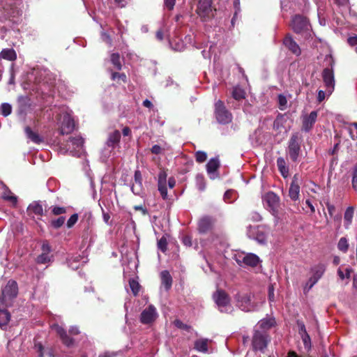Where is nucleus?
Here are the masks:
<instances>
[{
  "instance_id": "47",
  "label": "nucleus",
  "mask_w": 357,
  "mask_h": 357,
  "mask_svg": "<svg viewBox=\"0 0 357 357\" xmlns=\"http://www.w3.org/2000/svg\"><path fill=\"white\" fill-rule=\"evenodd\" d=\"M129 285L134 295H137L139 291L140 285L139 282L133 278L129 280Z\"/></svg>"
},
{
  "instance_id": "32",
  "label": "nucleus",
  "mask_w": 357,
  "mask_h": 357,
  "mask_svg": "<svg viewBox=\"0 0 357 357\" xmlns=\"http://www.w3.org/2000/svg\"><path fill=\"white\" fill-rule=\"evenodd\" d=\"M27 213L29 215H41L43 213V208L38 202H33L29 205Z\"/></svg>"
},
{
  "instance_id": "37",
  "label": "nucleus",
  "mask_w": 357,
  "mask_h": 357,
  "mask_svg": "<svg viewBox=\"0 0 357 357\" xmlns=\"http://www.w3.org/2000/svg\"><path fill=\"white\" fill-rule=\"evenodd\" d=\"M277 166L282 176L287 178L289 176V167L283 158L280 157L277 159Z\"/></svg>"
},
{
  "instance_id": "16",
  "label": "nucleus",
  "mask_w": 357,
  "mask_h": 357,
  "mask_svg": "<svg viewBox=\"0 0 357 357\" xmlns=\"http://www.w3.org/2000/svg\"><path fill=\"white\" fill-rule=\"evenodd\" d=\"M318 116L317 111H312L309 114H303L302 119V130L305 132H310L316 123Z\"/></svg>"
},
{
  "instance_id": "23",
  "label": "nucleus",
  "mask_w": 357,
  "mask_h": 357,
  "mask_svg": "<svg viewBox=\"0 0 357 357\" xmlns=\"http://www.w3.org/2000/svg\"><path fill=\"white\" fill-rule=\"evenodd\" d=\"M326 266L323 263H319L310 268V273L311 274L310 278L317 282L321 278L326 271Z\"/></svg>"
},
{
  "instance_id": "14",
  "label": "nucleus",
  "mask_w": 357,
  "mask_h": 357,
  "mask_svg": "<svg viewBox=\"0 0 357 357\" xmlns=\"http://www.w3.org/2000/svg\"><path fill=\"white\" fill-rule=\"evenodd\" d=\"M211 3L212 0H198L196 12L203 21H207L213 15Z\"/></svg>"
},
{
  "instance_id": "40",
  "label": "nucleus",
  "mask_w": 357,
  "mask_h": 357,
  "mask_svg": "<svg viewBox=\"0 0 357 357\" xmlns=\"http://www.w3.org/2000/svg\"><path fill=\"white\" fill-rule=\"evenodd\" d=\"M232 96L236 100H241L245 97V93L241 87L236 86L233 89Z\"/></svg>"
},
{
  "instance_id": "8",
  "label": "nucleus",
  "mask_w": 357,
  "mask_h": 357,
  "mask_svg": "<svg viewBox=\"0 0 357 357\" xmlns=\"http://www.w3.org/2000/svg\"><path fill=\"white\" fill-rule=\"evenodd\" d=\"M60 117L58 121L60 122V132L61 135H67L73 131L75 128V122L70 113L66 107L59 108Z\"/></svg>"
},
{
  "instance_id": "29",
  "label": "nucleus",
  "mask_w": 357,
  "mask_h": 357,
  "mask_svg": "<svg viewBox=\"0 0 357 357\" xmlns=\"http://www.w3.org/2000/svg\"><path fill=\"white\" fill-rule=\"evenodd\" d=\"M18 114L25 116L27 109L29 108V100L26 96H20L18 98Z\"/></svg>"
},
{
  "instance_id": "60",
  "label": "nucleus",
  "mask_w": 357,
  "mask_h": 357,
  "mask_svg": "<svg viewBox=\"0 0 357 357\" xmlns=\"http://www.w3.org/2000/svg\"><path fill=\"white\" fill-rule=\"evenodd\" d=\"M174 324L175 326L177 327L178 328H181V329L185 330V331H188L190 328V326L183 324L179 319H176L174 321Z\"/></svg>"
},
{
  "instance_id": "10",
  "label": "nucleus",
  "mask_w": 357,
  "mask_h": 357,
  "mask_svg": "<svg viewBox=\"0 0 357 357\" xmlns=\"http://www.w3.org/2000/svg\"><path fill=\"white\" fill-rule=\"evenodd\" d=\"M236 305L243 311L252 312L257 310L259 305L252 301V296L249 294H238Z\"/></svg>"
},
{
  "instance_id": "38",
  "label": "nucleus",
  "mask_w": 357,
  "mask_h": 357,
  "mask_svg": "<svg viewBox=\"0 0 357 357\" xmlns=\"http://www.w3.org/2000/svg\"><path fill=\"white\" fill-rule=\"evenodd\" d=\"M114 148L108 147L106 144L104 149L102 151L101 153V160L104 162H107L109 158H110L112 156L114 158Z\"/></svg>"
},
{
  "instance_id": "62",
  "label": "nucleus",
  "mask_w": 357,
  "mask_h": 357,
  "mask_svg": "<svg viewBox=\"0 0 357 357\" xmlns=\"http://www.w3.org/2000/svg\"><path fill=\"white\" fill-rule=\"evenodd\" d=\"M101 39L102 40V41L105 42L106 43L109 44V45H112V40L110 36L104 31H102L101 32Z\"/></svg>"
},
{
  "instance_id": "7",
  "label": "nucleus",
  "mask_w": 357,
  "mask_h": 357,
  "mask_svg": "<svg viewBox=\"0 0 357 357\" xmlns=\"http://www.w3.org/2000/svg\"><path fill=\"white\" fill-rule=\"evenodd\" d=\"M213 299L220 312L229 314L233 311L230 298L224 290H216L213 294Z\"/></svg>"
},
{
  "instance_id": "30",
  "label": "nucleus",
  "mask_w": 357,
  "mask_h": 357,
  "mask_svg": "<svg viewBox=\"0 0 357 357\" xmlns=\"http://www.w3.org/2000/svg\"><path fill=\"white\" fill-rule=\"evenodd\" d=\"M24 131L27 138L29 139L32 142L36 144H39L43 142V138L37 132H33L30 127H26Z\"/></svg>"
},
{
  "instance_id": "18",
  "label": "nucleus",
  "mask_w": 357,
  "mask_h": 357,
  "mask_svg": "<svg viewBox=\"0 0 357 357\" xmlns=\"http://www.w3.org/2000/svg\"><path fill=\"white\" fill-rule=\"evenodd\" d=\"M220 167V161L218 158H213L206 164V172L211 179L218 177V169Z\"/></svg>"
},
{
  "instance_id": "21",
  "label": "nucleus",
  "mask_w": 357,
  "mask_h": 357,
  "mask_svg": "<svg viewBox=\"0 0 357 357\" xmlns=\"http://www.w3.org/2000/svg\"><path fill=\"white\" fill-rule=\"evenodd\" d=\"M284 45L294 54L299 56L301 54V50L297 43L293 39L291 35L288 34L284 38Z\"/></svg>"
},
{
  "instance_id": "35",
  "label": "nucleus",
  "mask_w": 357,
  "mask_h": 357,
  "mask_svg": "<svg viewBox=\"0 0 357 357\" xmlns=\"http://www.w3.org/2000/svg\"><path fill=\"white\" fill-rule=\"evenodd\" d=\"M6 307H0V328H6L10 319V314Z\"/></svg>"
},
{
  "instance_id": "3",
  "label": "nucleus",
  "mask_w": 357,
  "mask_h": 357,
  "mask_svg": "<svg viewBox=\"0 0 357 357\" xmlns=\"http://www.w3.org/2000/svg\"><path fill=\"white\" fill-rule=\"evenodd\" d=\"M18 293V286L15 280H10L2 289L0 296V307H8L12 305Z\"/></svg>"
},
{
  "instance_id": "9",
  "label": "nucleus",
  "mask_w": 357,
  "mask_h": 357,
  "mask_svg": "<svg viewBox=\"0 0 357 357\" xmlns=\"http://www.w3.org/2000/svg\"><path fill=\"white\" fill-rule=\"evenodd\" d=\"M302 136L298 132L293 133L288 144V154L291 160L296 162L301 153Z\"/></svg>"
},
{
  "instance_id": "36",
  "label": "nucleus",
  "mask_w": 357,
  "mask_h": 357,
  "mask_svg": "<svg viewBox=\"0 0 357 357\" xmlns=\"http://www.w3.org/2000/svg\"><path fill=\"white\" fill-rule=\"evenodd\" d=\"M0 58L8 60L15 61L17 58L15 51L12 48L3 49L0 53Z\"/></svg>"
},
{
  "instance_id": "44",
  "label": "nucleus",
  "mask_w": 357,
  "mask_h": 357,
  "mask_svg": "<svg viewBox=\"0 0 357 357\" xmlns=\"http://www.w3.org/2000/svg\"><path fill=\"white\" fill-rule=\"evenodd\" d=\"M337 248L339 250L347 252L349 249L348 240L345 237H342L337 243Z\"/></svg>"
},
{
  "instance_id": "17",
  "label": "nucleus",
  "mask_w": 357,
  "mask_h": 357,
  "mask_svg": "<svg viewBox=\"0 0 357 357\" xmlns=\"http://www.w3.org/2000/svg\"><path fill=\"white\" fill-rule=\"evenodd\" d=\"M167 178V172L165 170L160 171L158 176V190L164 200L168 199Z\"/></svg>"
},
{
  "instance_id": "4",
  "label": "nucleus",
  "mask_w": 357,
  "mask_h": 357,
  "mask_svg": "<svg viewBox=\"0 0 357 357\" xmlns=\"http://www.w3.org/2000/svg\"><path fill=\"white\" fill-rule=\"evenodd\" d=\"M61 152L63 153H68L73 156L80 157L84 153L83 138L79 135L70 137L66 145L63 147L61 146Z\"/></svg>"
},
{
  "instance_id": "39",
  "label": "nucleus",
  "mask_w": 357,
  "mask_h": 357,
  "mask_svg": "<svg viewBox=\"0 0 357 357\" xmlns=\"http://www.w3.org/2000/svg\"><path fill=\"white\" fill-rule=\"evenodd\" d=\"M195 183H196V186L199 191L205 190L206 182H205L204 176L202 174H197V176L195 177Z\"/></svg>"
},
{
  "instance_id": "51",
  "label": "nucleus",
  "mask_w": 357,
  "mask_h": 357,
  "mask_svg": "<svg viewBox=\"0 0 357 357\" xmlns=\"http://www.w3.org/2000/svg\"><path fill=\"white\" fill-rule=\"evenodd\" d=\"M278 105L280 110H284L287 107V99L285 96L282 94L278 95Z\"/></svg>"
},
{
  "instance_id": "53",
  "label": "nucleus",
  "mask_w": 357,
  "mask_h": 357,
  "mask_svg": "<svg viewBox=\"0 0 357 357\" xmlns=\"http://www.w3.org/2000/svg\"><path fill=\"white\" fill-rule=\"evenodd\" d=\"M317 283V282H315L314 280H313L312 279L310 278L308 279V280L306 282V283L305 284L304 287H303V293L305 294H307L310 290Z\"/></svg>"
},
{
  "instance_id": "64",
  "label": "nucleus",
  "mask_w": 357,
  "mask_h": 357,
  "mask_svg": "<svg viewBox=\"0 0 357 357\" xmlns=\"http://www.w3.org/2000/svg\"><path fill=\"white\" fill-rule=\"evenodd\" d=\"M41 250H42V253H46L47 255H50V253L52 251L51 246L47 242H44L43 243Z\"/></svg>"
},
{
  "instance_id": "27",
  "label": "nucleus",
  "mask_w": 357,
  "mask_h": 357,
  "mask_svg": "<svg viewBox=\"0 0 357 357\" xmlns=\"http://www.w3.org/2000/svg\"><path fill=\"white\" fill-rule=\"evenodd\" d=\"M210 340L207 338H199L195 341L194 349L202 353H207L208 351V342Z\"/></svg>"
},
{
  "instance_id": "46",
  "label": "nucleus",
  "mask_w": 357,
  "mask_h": 357,
  "mask_svg": "<svg viewBox=\"0 0 357 357\" xmlns=\"http://www.w3.org/2000/svg\"><path fill=\"white\" fill-rule=\"evenodd\" d=\"M169 45L172 50L175 51L181 52L185 49V45L181 40L178 41H171L169 40Z\"/></svg>"
},
{
  "instance_id": "45",
  "label": "nucleus",
  "mask_w": 357,
  "mask_h": 357,
  "mask_svg": "<svg viewBox=\"0 0 357 357\" xmlns=\"http://www.w3.org/2000/svg\"><path fill=\"white\" fill-rule=\"evenodd\" d=\"M12 112V106L9 103L4 102L1 105L0 107V113L3 116H8L11 114Z\"/></svg>"
},
{
  "instance_id": "20",
  "label": "nucleus",
  "mask_w": 357,
  "mask_h": 357,
  "mask_svg": "<svg viewBox=\"0 0 357 357\" xmlns=\"http://www.w3.org/2000/svg\"><path fill=\"white\" fill-rule=\"evenodd\" d=\"M289 196L292 201H298L300 198V185L297 175H294L289 189Z\"/></svg>"
},
{
  "instance_id": "49",
  "label": "nucleus",
  "mask_w": 357,
  "mask_h": 357,
  "mask_svg": "<svg viewBox=\"0 0 357 357\" xmlns=\"http://www.w3.org/2000/svg\"><path fill=\"white\" fill-rule=\"evenodd\" d=\"M234 16L231 20V25L234 26L235 20L237 18L238 14L241 12V8H240V0H234Z\"/></svg>"
},
{
  "instance_id": "22",
  "label": "nucleus",
  "mask_w": 357,
  "mask_h": 357,
  "mask_svg": "<svg viewBox=\"0 0 357 357\" xmlns=\"http://www.w3.org/2000/svg\"><path fill=\"white\" fill-rule=\"evenodd\" d=\"M135 183L131 185V191L135 195H141L143 192L142 176L139 170H136L134 174Z\"/></svg>"
},
{
  "instance_id": "54",
  "label": "nucleus",
  "mask_w": 357,
  "mask_h": 357,
  "mask_svg": "<svg viewBox=\"0 0 357 357\" xmlns=\"http://www.w3.org/2000/svg\"><path fill=\"white\" fill-rule=\"evenodd\" d=\"M65 220H66V218L64 216H61V217L58 218L57 219L53 220L52 221V226L55 229H58V228L61 227L64 224Z\"/></svg>"
},
{
  "instance_id": "2",
  "label": "nucleus",
  "mask_w": 357,
  "mask_h": 357,
  "mask_svg": "<svg viewBox=\"0 0 357 357\" xmlns=\"http://www.w3.org/2000/svg\"><path fill=\"white\" fill-rule=\"evenodd\" d=\"M291 25L296 33L302 36L305 38H310L312 36L311 24L307 17L296 15L293 17Z\"/></svg>"
},
{
  "instance_id": "12",
  "label": "nucleus",
  "mask_w": 357,
  "mask_h": 357,
  "mask_svg": "<svg viewBox=\"0 0 357 357\" xmlns=\"http://www.w3.org/2000/svg\"><path fill=\"white\" fill-rule=\"evenodd\" d=\"M330 64V68H326L322 71V78L326 91L328 92V96L332 94L335 89L334 61L332 59Z\"/></svg>"
},
{
  "instance_id": "13",
  "label": "nucleus",
  "mask_w": 357,
  "mask_h": 357,
  "mask_svg": "<svg viewBox=\"0 0 357 357\" xmlns=\"http://www.w3.org/2000/svg\"><path fill=\"white\" fill-rule=\"evenodd\" d=\"M158 316L155 307L153 305H149L141 312L139 320L142 324L151 325L156 321Z\"/></svg>"
},
{
  "instance_id": "43",
  "label": "nucleus",
  "mask_w": 357,
  "mask_h": 357,
  "mask_svg": "<svg viewBox=\"0 0 357 357\" xmlns=\"http://www.w3.org/2000/svg\"><path fill=\"white\" fill-rule=\"evenodd\" d=\"M79 256L72 257L68 261V266L73 270H77L79 268L81 262L79 261Z\"/></svg>"
},
{
  "instance_id": "5",
  "label": "nucleus",
  "mask_w": 357,
  "mask_h": 357,
  "mask_svg": "<svg viewBox=\"0 0 357 357\" xmlns=\"http://www.w3.org/2000/svg\"><path fill=\"white\" fill-rule=\"evenodd\" d=\"M232 258L241 267L255 268L261 261L257 255L251 252H237L234 254Z\"/></svg>"
},
{
  "instance_id": "42",
  "label": "nucleus",
  "mask_w": 357,
  "mask_h": 357,
  "mask_svg": "<svg viewBox=\"0 0 357 357\" xmlns=\"http://www.w3.org/2000/svg\"><path fill=\"white\" fill-rule=\"evenodd\" d=\"M110 60L114 68L120 70L122 68L120 55L118 53H113L111 55Z\"/></svg>"
},
{
  "instance_id": "41",
  "label": "nucleus",
  "mask_w": 357,
  "mask_h": 357,
  "mask_svg": "<svg viewBox=\"0 0 357 357\" xmlns=\"http://www.w3.org/2000/svg\"><path fill=\"white\" fill-rule=\"evenodd\" d=\"M223 198L225 202L232 203L237 199V192L233 190H227Z\"/></svg>"
},
{
  "instance_id": "19",
  "label": "nucleus",
  "mask_w": 357,
  "mask_h": 357,
  "mask_svg": "<svg viewBox=\"0 0 357 357\" xmlns=\"http://www.w3.org/2000/svg\"><path fill=\"white\" fill-rule=\"evenodd\" d=\"M52 329L54 330L56 333L60 336L63 343L67 347H70L74 344V340L73 338L70 337L66 331V330L61 326L58 324H53L52 326Z\"/></svg>"
},
{
  "instance_id": "57",
  "label": "nucleus",
  "mask_w": 357,
  "mask_h": 357,
  "mask_svg": "<svg viewBox=\"0 0 357 357\" xmlns=\"http://www.w3.org/2000/svg\"><path fill=\"white\" fill-rule=\"evenodd\" d=\"M351 183L353 188L357 190V163L353 168Z\"/></svg>"
},
{
  "instance_id": "58",
  "label": "nucleus",
  "mask_w": 357,
  "mask_h": 357,
  "mask_svg": "<svg viewBox=\"0 0 357 357\" xmlns=\"http://www.w3.org/2000/svg\"><path fill=\"white\" fill-rule=\"evenodd\" d=\"M350 273H351L350 268H346L345 273L340 268H338V270H337V275L341 280H344L345 278H349L350 277Z\"/></svg>"
},
{
  "instance_id": "52",
  "label": "nucleus",
  "mask_w": 357,
  "mask_h": 357,
  "mask_svg": "<svg viewBox=\"0 0 357 357\" xmlns=\"http://www.w3.org/2000/svg\"><path fill=\"white\" fill-rule=\"evenodd\" d=\"M158 248L162 252H165L167 248V241L165 236L161 237L158 241Z\"/></svg>"
},
{
  "instance_id": "61",
  "label": "nucleus",
  "mask_w": 357,
  "mask_h": 357,
  "mask_svg": "<svg viewBox=\"0 0 357 357\" xmlns=\"http://www.w3.org/2000/svg\"><path fill=\"white\" fill-rule=\"evenodd\" d=\"M112 79L113 80L121 79L123 82H126V75L124 73H113L112 74Z\"/></svg>"
},
{
  "instance_id": "59",
  "label": "nucleus",
  "mask_w": 357,
  "mask_h": 357,
  "mask_svg": "<svg viewBox=\"0 0 357 357\" xmlns=\"http://www.w3.org/2000/svg\"><path fill=\"white\" fill-rule=\"evenodd\" d=\"M52 212L55 215L63 214L66 212V208L63 206H54L52 209Z\"/></svg>"
},
{
  "instance_id": "48",
  "label": "nucleus",
  "mask_w": 357,
  "mask_h": 357,
  "mask_svg": "<svg viewBox=\"0 0 357 357\" xmlns=\"http://www.w3.org/2000/svg\"><path fill=\"white\" fill-rule=\"evenodd\" d=\"M299 328V333L301 335L303 342L305 344L307 342V340H310V336L307 333L305 326L303 323H298Z\"/></svg>"
},
{
  "instance_id": "6",
  "label": "nucleus",
  "mask_w": 357,
  "mask_h": 357,
  "mask_svg": "<svg viewBox=\"0 0 357 357\" xmlns=\"http://www.w3.org/2000/svg\"><path fill=\"white\" fill-rule=\"evenodd\" d=\"M270 342L271 337L268 333L254 329L251 343L253 351L264 353Z\"/></svg>"
},
{
  "instance_id": "33",
  "label": "nucleus",
  "mask_w": 357,
  "mask_h": 357,
  "mask_svg": "<svg viewBox=\"0 0 357 357\" xmlns=\"http://www.w3.org/2000/svg\"><path fill=\"white\" fill-rule=\"evenodd\" d=\"M3 192L1 197L4 200L10 202L13 206H16L17 203V197L5 185H3Z\"/></svg>"
},
{
  "instance_id": "26",
  "label": "nucleus",
  "mask_w": 357,
  "mask_h": 357,
  "mask_svg": "<svg viewBox=\"0 0 357 357\" xmlns=\"http://www.w3.org/2000/svg\"><path fill=\"white\" fill-rule=\"evenodd\" d=\"M213 219L210 216L202 217L198 222V230L199 233H206L213 225Z\"/></svg>"
},
{
  "instance_id": "11",
  "label": "nucleus",
  "mask_w": 357,
  "mask_h": 357,
  "mask_svg": "<svg viewBox=\"0 0 357 357\" xmlns=\"http://www.w3.org/2000/svg\"><path fill=\"white\" fill-rule=\"evenodd\" d=\"M215 115L218 122L220 124L229 123L232 120L231 112L227 110L221 100L215 104Z\"/></svg>"
},
{
  "instance_id": "28",
  "label": "nucleus",
  "mask_w": 357,
  "mask_h": 357,
  "mask_svg": "<svg viewBox=\"0 0 357 357\" xmlns=\"http://www.w3.org/2000/svg\"><path fill=\"white\" fill-rule=\"evenodd\" d=\"M121 139V133L119 130H114L112 133L109 135L108 139L105 143V144L108 147H112L115 149L116 146H118L119 142Z\"/></svg>"
},
{
  "instance_id": "15",
  "label": "nucleus",
  "mask_w": 357,
  "mask_h": 357,
  "mask_svg": "<svg viewBox=\"0 0 357 357\" xmlns=\"http://www.w3.org/2000/svg\"><path fill=\"white\" fill-rule=\"evenodd\" d=\"M307 0H281V8L287 10L289 8L305 11L308 9Z\"/></svg>"
},
{
  "instance_id": "24",
  "label": "nucleus",
  "mask_w": 357,
  "mask_h": 357,
  "mask_svg": "<svg viewBox=\"0 0 357 357\" xmlns=\"http://www.w3.org/2000/svg\"><path fill=\"white\" fill-rule=\"evenodd\" d=\"M275 324V320L273 317H266L261 319L255 326L254 329H258L259 331L268 333V331Z\"/></svg>"
},
{
  "instance_id": "31",
  "label": "nucleus",
  "mask_w": 357,
  "mask_h": 357,
  "mask_svg": "<svg viewBox=\"0 0 357 357\" xmlns=\"http://www.w3.org/2000/svg\"><path fill=\"white\" fill-rule=\"evenodd\" d=\"M162 285L166 291H168L172 284V278L168 271H163L160 273Z\"/></svg>"
},
{
  "instance_id": "56",
  "label": "nucleus",
  "mask_w": 357,
  "mask_h": 357,
  "mask_svg": "<svg viewBox=\"0 0 357 357\" xmlns=\"http://www.w3.org/2000/svg\"><path fill=\"white\" fill-rule=\"evenodd\" d=\"M78 220V215L77 213L73 214L67 221L66 226L68 228L73 227Z\"/></svg>"
},
{
  "instance_id": "34",
  "label": "nucleus",
  "mask_w": 357,
  "mask_h": 357,
  "mask_svg": "<svg viewBox=\"0 0 357 357\" xmlns=\"http://www.w3.org/2000/svg\"><path fill=\"white\" fill-rule=\"evenodd\" d=\"M354 213V208L349 206L347 208L344 214V226L345 229H348L352 223V220Z\"/></svg>"
},
{
  "instance_id": "63",
  "label": "nucleus",
  "mask_w": 357,
  "mask_h": 357,
  "mask_svg": "<svg viewBox=\"0 0 357 357\" xmlns=\"http://www.w3.org/2000/svg\"><path fill=\"white\" fill-rule=\"evenodd\" d=\"M165 37H169V33H167V31L165 30H159L156 33V38L159 40H162Z\"/></svg>"
},
{
  "instance_id": "55",
  "label": "nucleus",
  "mask_w": 357,
  "mask_h": 357,
  "mask_svg": "<svg viewBox=\"0 0 357 357\" xmlns=\"http://www.w3.org/2000/svg\"><path fill=\"white\" fill-rule=\"evenodd\" d=\"M207 154L204 151H198L195 153V158L197 162H203L206 160Z\"/></svg>"
},
{
  "instance_id": "25",
  "label": "nucleus",
  "mask_w": 357,
  "mask_h": 357,
  "mask_svg": "<svg viewBox=\"0 0 357 357\" xmlns=\"http://www.w3.org/2000/svg\"><path fill=\"white\" fill-rule=\"evenodd\" d=\"M264 203L271 210H274L280 202L279 197L273 192H267L263 197Z\"/></svg>"
},
{
  "instance_id": "50",
  "label": "nucleus",
  "mask_w": 357,
  "mask_h": 357,
  "mask_svg": "<svg viewBox=\"0 0 357 357\" xmlns=\"http://www.w3.org/2000/svg\"><path fill=\"white\" fill-rule=\"evenodd\" d=\"M51 261V256L46 253H41L36 259L38 264H45Z\"/></svg>"
},
{
  "instance_id": "1",
  "label": "nucleus",
  "mask_w": 357,
  "mask_h": 357,
  "mask_svg": "<svg viewBox=\"0 0 357 357\" xmlns=\"http://www.w3.org/2000/svg\"><path fill=\"white\" fill-rule=\"evenodd\" d=\"M22 0H0V9L3 10L6 18H11L12 21L17 22L22 14Z\"/></svg>"
}]
</instances>
